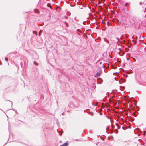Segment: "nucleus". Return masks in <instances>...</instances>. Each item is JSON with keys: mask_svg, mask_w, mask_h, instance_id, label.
<instances>
[{"mask_svg": "<svg viewBox=\"0 0 146 146\" xmlns=\"http://www.w3.org/2000/svg\"><path fill=\"white\" fill-rule=\"evenodd\" d=\"M5 60L6 61H8V58H5Z\"/></svg>", "mask_w": 146, "mask_h": 146, "instance_id": "423d86ee", "label": "nucleus"}, {"mask_svg": "<svg viewBox=\"0 0 146 146\" xmlns=\"http://www.w3.org/2000/svg\"><path fill=\"white\" fill-rule=\"evenodd\" d=\"M116 39H117V40H118V41H119V38H116Z\"/></svg>", "mask_w": 146, "mask_h": 146, "instance_id": "0eeeda50", "label": "nucleus"}, {"mask_svg": "<svg viewBox=\"0 0 146 146\" xmlns=\"http://www.w3.org/2000/svg\"><path fill=\"white\" fill-rule=\"evenodd\" d=\"M35 31H33V34L35 33Z\"/></svg>", "mask_w": 146, "mask_h": 146, "instance_id": "1a4fd4ad", "label": "nucleus"}, {"mask_svg": "<svg viewBox=\"0 0 146 146\" xmlns=\"http://www.w3.org/2000/svg\"><path fill=\"white\" fill-rule=\"evenodd\" d=\"M36 35H37V33H36Z\"/></svg>", "mask_w": 146, "mask_h": 146, "instance_id": "9d476101", "label": "nucleus"}, {"mask_svg": "<svg viewBox=\"0 0 146 146\" xmlns=\"http://www.w3.org/2000/svg\"><path fill=\"white\" fill-rule=\"evenodd\" d=\"M130 4V3H127L125 4V5L126 6H129V5Z\"/></svg>", "mask_w": 146, "mask_h": 146, "instance_id": "7ed1b4c3", "label": "nucleus"}, {"mask_svg": "<svg viewBox=\"0 0 146 146\" xmlns=\"http://www.w3.org/2000/svg\"><path fill=\"white\" fill-rule=\"evenodd\" d=\"M104 40L107 43H109V41L107 39H106L105 38H104Z\"/></svg>", "mask_w": 146, "mask_h": 146, "instance_id": "f03ea898", "label": "nucleus"}, {"mask_svg": "<svg viewBox=\"0 0 146 146\" xmlns=\"http://www.w3.org/2000/svg\"><path fill=\"white\" fill-rule=\"evenodd\" d=\"M68 145V143H64L63 145H61L60 146H67Z\"/></svg>", "mask_w": 146, "mask_h": 146, "instance_id": "20e7f679", "label": "nucleus"}, {"mask_svg": "<svg viewBox=\"0 0 146 146\" xmlns=\"http://www.w3.org/2000/svg\"><path fill=\"white\" fill-rule=\"evenodd\" d=\"M142 2H140V5H141V4H142Z\"/></svg>", "mask_w": 146, "mask_h": 146, "instance_id": "6e6552de", "label": "nucleus"}, {"mask_svg": "<svg viewBox=\"0 0 146 146\" xmlns=\"http://www.w3.org/2000/svg\"><path fill=\"white\" fill-rule=\"evenodd\" d=\"M65 24H66V25L67 26V27H68V24L66 22H65Z\"/></svg>", "mask_w": 146, "mask_h": 146, "instance_id": "39448f33", "label": "nucleus"}, {"mask_svg": "<svg viewBox=\"0 0 146 146\" xmlns=\"http://www.w3.org/2000/svg\"><path fill=\"white\" fill-rule=\"evenodd\" d=\"M101 75V73L100 72L97 73L95 75V77H98L100 76Z\"/></svg>", "mask_w": 146, "mask_h": 146, "instance_id": "f257e3e1", "label": "nucleus"}]
</instances>
